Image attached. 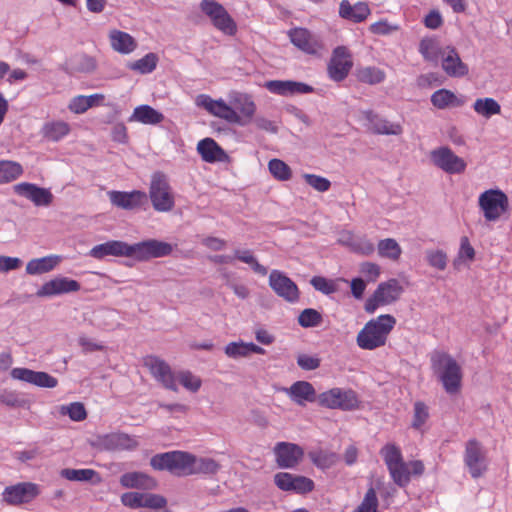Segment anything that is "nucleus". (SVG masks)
I'll return each mask as SVG.
<instances>
[{
  "label": "nucleus",
  "instance_id": "7ed1b4c3",
  "mask_svg": "<svg viewBox=\"0 0 512 512\" xmlns=\"http://www.w3.org/2000/svg\"><path fill=\"white\" fill-rule=\"evenodd\" d=\"M478 208L486 222L495 223L509 211V198L499 188L487 189L478 196Z\"/></svg>",
  "mask_w": 512,
  "mask_h": 512
},
{
  "label": "nucleus",
  "instance_id": "79ce46f5",
  "mask_svg": "<svg viewBox=\"0 0 512 512\" xmlns=\"http://www.w3.org/2000/svg\"><path fill=\"white\" fill-rule=\"evenodd\" d=\"M443 50L434 38H424L419 44L420 54L429 62L437 63L439 57H442Z\"/></svg>",
  "mask_w": 512,
  "mask_h": 512
},
{
  "label": "nucleus",
  "instance_id": "473e14b6",
  "mask_svg": "<svg viewBox=\"0 0 512 512\" xmlns=\"http://www.w3.org/2000/svg\"><path fill=\"white\" fill-rule=\"evenodd\" d=\"M197 151L201 158L208 163L221 162L227 158L225 151L212 138H205L198 142Z\"/></svg>",
  "mask_w": 512,
  "mask_h": 512
},
{
  "label": "nucleus",
  "instance_id": "ddd939ff",
  "mask_svg": "<svg viewBox=\"0 0 512 512\" xmlns=\"http://www.w3.org/2000/svg\"><path fill=\"white\" fill-rule=\"evenodd\" d=\"M464 463L473 478L481 477L487 470L488 463L482 444L476 439L467 441L464 453Z\"/></svg>",
  "mask_w": 512,
  "mask_h": 512
},
{
  "label": "nucleus",
  "instance_id": "dca6fc26",
  "mask_svg": "<svg viewBox=\"0 0 512 512\" xmlns=\"http://www.w3.org/2000/svg\"><path fill=\"white\" fill-rule=\"evenodd\" d=\"M273 452L277 465L283 469L296 467L304 456L303 448L290 442H278Z\"/></svg>",
  "mask_w": 512,
  "mask_h": 512
},
{
  "label": "nucleus",
  "instance_id": "c03bdc74",
  "mask_svg": "<svg viewBox=\"0 0 512 512\" xmlns=\"http://www.w3.org/2000/svg\"><path fill=\"white\" fill-rule=\"evenodd\" d=\"M377 250L380 257L387 258L392 261L399 260L402 254V248L393 238L380 240L377 245Z\"/></svg>",
  "mask_w": 512,
  "mask_h": 512
},
{
  "label": "nucleus",
  "instance_id": "37998d69",
  "mask_svg": "<svg viewBox=\"0 0 512 512\" xmlns=\"http://www.w3.org/2000/svg\"><path fill=\"white\" fill-rule=\"evenodd\" d=\"M308 456L312 463L322 470L331 468L338 460V455L336 453L322 449L310 451Z\"/></svg>",
  "mask_w": 512,
  "mask_h": 512
},
{
  "label": "nucleus",
  "instance_id": "f8f14e48",
  "mask_svg": "<svg viewBox=\"0 0 512 512\" xmlns=\"http://www.w3.org/2000/svg\"><path fill=\"white\" fill-rule=\"evenodd\" d=\"M353 67L352 55L347 47L337 46L333 49L327 65V73L335 82L343 81Z\"/></svg>",
  "mask_w": 512,
  "mask_h": 512
},
{
  "label": "nucleus",
  "instance_id": "e433bc0d",
  "mask_svg": "<svg viewBox=\"0 0 512 512\" xmlns=\"http://www.w3.org/2000/svg\"><path fill=\"white\" fill-rule=\"evenodd\" d=\"M120 483L126 488L153 489L156 487L155 480L141 472L123 474L120 478Z\"/></svg>",
  "mask_w": 512,
  "mask_h": 512
},
{
  "label": "nucleus",
  "instance_id": "864d4df0",
  "mask_svg": "<svg viewBox=\"0 0 512 512\" xmlns=\"http://www.w3.org/2000/svg\"><path fill=\"white\" fill-rule=\"evenodd\" d=\"M270 174L278 181H288L292 177L291 168L282 160L274 158L268 162Z\"/></svg>",
  "mask_w": 512,
  "mask_h": 512
},
{
  "label": "nucleus",
  "instance_id": "c756f323",
  "mask_svg": "<svg viewBox=\"0 0 512 512\" xmlns=\"http://www.w3.org/2000/svg\"><path fill=\"white\" fill-rule=\"evenodd\" d=\"M370 13L371 10L365 2H357L351 5L348 0H342L339 5V16L354 23L363 22Z\"/></svg>",
  "mask_w": 512,
  "mask_h": 512
},
{
  "label": "nucleus",
  "instance_id": "9d476101",
  "mask_svg": "<svg viewBox=\"0 0 512 512\" xmlns=\"http://www.w3.org/2000/svg\"><path fill=\"white\" fill-rule=\"evenodd\" d=\"M200 8L218 30L227 35H234L236 33L237 26L235 21L220 3L214 0H202Z\"/></svg>",
  "mask_w": 512,
  "mask_h": 512
},
{
  "label": "nucleus",
  "instance_id": "1a4fd4ad",
  "mask_svg": "<svg viewBox=\"0 0 512 512\" xmlns=\"http://www.w3.org/2000/svg\"><path fill=\"white\" fill-rule=\"evenodd\" d=\"M431 163L447 174H461L466 170L465 160L456 155L448 146H440L430 151Z\"/></svg>",
  "mask_w": 512,
  "mask_h": 512
},
{
  "label": "nucleus",
  "instance_id": "aec40b11",
  "mask_svg": "<svg viewBox=\"0 0 512 512\" xmlns=\"http://www.w3.org/2000/svg\"><path fill=\"white\" fill-rule=\"evenodd\" d=\"M10 376L14 380L25 382L41 388H54L58 384V380L43 371H34L28 368L16 367L10 372Z\"/></svg>",
  "mask_w": 512,
  "mask_h": 512
},
{
  "label": "nucleus",
  "instance_id": "a19ab883",
  "mask_svg": "<svg viewBox=\"0 0 512 512\" xmlns=\"http://www.w3.org/2000/svg\"><path fill=\"white\" fill-rule=\"evenodd\" d=\"M475 113L486 119L501 113L500 104L491 97L478 98L473 103Z\"/></svg>",
  "mask_w": 512,
  "mask_h": 512
},
{
  "label": "nucleus",
  "instance_id": "a18cd8bd",
  "mask_svg": "<svg viewBox=\"0 0 512 512\" xmlns=\"http://www.w3.org/2000/svg\"><path fill=\"white\" fill-rule=\"evenodd\" d=\"M61 477L76 482H92L95 478L99 480L98 473L93 469H71L65 468L60 471Z\"/></svg>",
  "mask_w": 512,
  "mask_h": 512
},
{
  "label": "nucleus",
  "instance_id": "72a5a7b5",
  "mask_svg": "<svg viewBox=\"0 0 512 512\" xmlns=\"http://www.w3.org/2000/svg\"><path fill=\"white\" fill-rule=\"evenodd\" d=\"M164 120V115L150 105H139L134 108L129 116V122H137L144 125H157Z\"/></svg>",
  "mask_w": 512,
  "mask_h": 512
},
{
  "label": "nucleus",
  "instance_id": "0e129e2a",
  "mask_svg": "<svg viewBox=\"0 0 512 512\" xmlns=\"http://www.w3.org/2000/svg\"><path fill=\"white\" fill-rule=\"evenodd\" d=\"M305 182L318 192H326L331 187V182L322 176L305 173L303 175Z\"/></svg>",
  "mask_w": 512,
  "mask_h": 512
},
{
  "label": "nucleus",
  "instance_id": "ea45409f",
  "mask_svg": "<svg viewBox=\"0 0 512 512\" xmlns=\"http://www.w3.org/2000/svg\"><path fill=\"white\" fill-rule=\"evenodd\" d=\"M431 103L438 109H446L460 107L464 104V101L448 89H439L431 95Z\"/></svg>",
  "mask_w": 512,
  "mask_h": 512
},
{
  "label": "nucleus",
  "instance_id": "2f4dec72",
  "mask_svg": "<svg viewBox=\"0 0 512 512\" xmlns=\"http://www.w3.org/2000/svg\"><path fill=\"white\" fill-rule=\"evenodd\" d=\"M403 292V288L397 279H390L379 284L374 292V297L381 305L391 304L396 301Z\"/></svg>",
  "mask_w": 512,
  "mask_h": 512
},
{
  "label": "nucleus",
  "instance_id": "0eeeda50",
  "mask_svg": "<svg viewBox=\"0 0 512 512\" xmlns=\"http://www.w3.org/2000/svg\"><path fill=\"white\" fill-rule=\"evenodd\" d=\"M318 404L329 409L351 411L359 407V399L351 389L332 388L318 395Z\"/></svg>",
  "mask_w": 512,
  "mask_h": 512
},
{
  "label": "nucleus",
  "instance_id": "13d9d810",
  "mask_svg": "<svg viewBox=\"0 0 512 512\" xmlns=\"http://www.w3.org/2000/svg\"><path fill=\"white\" fill-rule=\"evenodd\" d=\"M378 498L376 491L370 487L359 506L353 512H379L378 511Z\"/></svg>",
  "mask_w": 512,
  "mask_h": 512
},
{
  "label": "nucleus",
  "instance_id": "f3484780",
  "mask_svg": "<svg viewBox=\"0 0 512 512\" xmlns=\"http://www.w3.org/2000/svg\"><path fill=\"white\" fill-rule=\"evenodd\" d=\"M269 285L281 298L290 303L299 299V290L294 281L279 270H272L269 275Z\"/></svg>",
  "mask_w": 512,
  "mask_h": 512
},
{
  "label": "nucleus",
  "instance_id": "5fc2aeb1",
  "mask_svg": "<svg viewBox=\"0 0 512 512\" xmlns=\"http://www.w3.org/2000/svg\"><path fill=\"white\" fill-rule=\"evenodd\" d=\"M425 259L428 265L436 270L443 271L447 268L448 256L442 249H427Z\"/></svg>",
  "mask_w": 512,
  "mask_h": 512
},
{
  "label": "nucleus",
  "instance_id": "6ab92c4d",
  "mask_svg": "<svg viewBox=\"0 0 512 512\" xmlns=\"http://www.w3.org/2000/svg\"><path fill=\"white\" fill-rule=\"evenodd\" d=\"M145 365L148 367L153 377L165 388L172 391L178 390L176 374L164 360L156 356H147L145 358Z\"/></svg>",
  "mask_w": 512,
  "mask_h": 512
},
{
  "label": "nucleus",
  "instance_id": "de8ad7c7",
  "mask_svg": "<svg viewBox=\"0 0 512 512\" xmlns=\"http://www.w3.org/2000/svg\"><path fill=\"white\" fill-rule=\"evenodd\" d=\"M23 173L22 166L14 161H0V184L16 180Z\"/></svg>",
  "mask_w": 512,
  "mask_h": 512
},
{
  "label": "nucleus",
  "instance_id": "5701e85b",
  "mask_svg": "<svg viewBox=\"0 0 512 512\" xmlns=\"http://www.w3.org/2000/svg\"><path fill=\"white\" fill-rule=\"evenodd\" d=\"M424 472V464L420 460L409 462H401L396 467L389 470V474L393 482L401 487H406L411 481V475H422Z\"/></svg>",
  "mask_w": 512,
  "mask_h": 512
},
{
  "label": "nucleus",
  "instance_id": "393cba45",
  "mask_svg": "<svg viewBox=\"0 0 512 512\" xmlns=\"http://www.w3.org/2000/svg\"><path fill=\"white\" fill-rule=\"evenodd\" d=\"M13 189L16 194L29 199L36 206H48L53 200V195L50 190L32 183H18L13 186Z\"/></svg>",
  "mask_w": 512,
  "mask_h": 512
},
{
  "label": "nucleus",
  "instance_id": "338daca9",
  "mask_svg": "<svg viewBox=\"0 0 512 512\" xmlns=\"http://www.w3.org/2000/svg\"><path fill=\"white\" fill-rule=\"evenodd\" d=\"M310 283L317 291H320L326 295L332 294L336 291L335 283L322 276L313 277Z\"/></svg>",
  "mask_w": 512,
  "mask_h": 512
},
{
  "label": "nucleus",
  "instance_id": "680f3d73",
  "mask_svg": "<svg viewBox=\"0 0 512 512\" xmlns=\"http://www.w3.org/2000/svg\"><path fill=\"white\" fill-rule=\"evenodd\" d=\"M429 418L428 407L420 401L415 402L414 404V414L412 427L416 430H421L425 422Z\"/></svg>",
  "mask_w": 512,
  "mask_h": 512
},
{
  "label": "nucleus",
  "instance_id": "3c124183",
  "mask_svg": "<svg viewBox=\"0 0 512 512\" xmlns=\"http://www.w3.org/2000/svg\"><path fill=\"white\" fill-rule=\"evenodd\" d=\"M474 258L475 249L470 244L468 237H461L457 257L453 261L454 267L458 268L461 264L470 263L474 260Z\"/></svg>",
  "mask_w": 512,
  "mask_h": 512
},
{
  "label": "nucleus",
  "instance_id": "6e6d98bb",
  "mask_svg": "<svg viewBox=\"0 0 512 512\" xmlns=\"http://www.w3.org/2000/svg\"><path fill=\"white\" fill-rule=\"evenodd\" d=\"M72 70L80 73H92L97 68V62L94 57L81 54L71 59Z\"/></svg>",
  "mask_w": 512,
  "mask_h": 512
},
{
  "label": "nucleus",
  "instance_id": "e2e57ef3",
  "mask_svg": "<svg viewBox=\"0 0 512 512\" xmlns=\"http://www.w3.org/2000/svg\"><path fill=\"white\" fill-rule=\"evenodd\" d=\"M180 382L187 390L197 392L201 387L200 378L194 376L189 371H183L176 375V383Z\"/></svg>",
  "mask_w": 512,
  "mask_h": 512
},
{
  "label": "nucleus",
  "instance_id": "09e8293b",
  "mask_svg": "<svg viewBox=\"0 0 512 512\" xmlns=\"http://www.w3.org/2000/svg\"><path fill=\"white\" fill-rule=\"evenodd\" d=\"M357 78L362 83L375 85L384 81L385 72L374 66L363 67L357 71Z\"/></svg>",
  "mask_w": 512,
  "mask_h": 512
},
{
  "label": "nucleus",
  "instance_id": "bb28decb",
  "mask_svg": "<svg viewBox=\"0 0 512 512\" xmlns=\"http://www.w3.org/2000/svg\"><path fill=\"white\" fill-rule=\"evenodd\" d=\"M88 255L98 260H102L107 256L130 258L129 244L120 240H109L95 245Z\"/></svg>",
  "mask_w": 512,
  "mask_h": 512
},
{
  "label": "nucleus",
  "instance_id": "774afa93",
  "mask_svg": "<svg viewBox=\"0 0 512 512\" xmlns=\"http://www.w3.org/2000/svg\"><path fill=\"white\" fill-rule=\"evenodd\" d=\"M68 109L74 114L85 113L88 109H90L86 96L78 95L73 97L68 104Z\"/></svg>",
  "mask_w": 512,
  "mask_h": 512
},
{
  "label": "nucleus",
  "instance_id": "b1692460",
  "mask_svg": "<svg viewBox=\"0 0 512 512\" xmlns=\"http://www.w3.org/2000/svg\"><path fill=\"white\" fill-rule=\"evenodd\" d=\"M80 288L81 285L76 280L60 276L45 282L37 291V296L51 297L55 295L77 292L80 290Z\"/></svg>",
  "mask_w": 512,
  "mask_h": 512
},
{
  "label": "nucleus",
  "instance_id": "c85d7f7f",
  "mask_svg": "<svg viewBox=\"0 0 512 512\" xmlns=\"http://www.w3.org/2000/svg\"><path fill=\"white\" fill-rule=\"evenodd\" d=\"M363 118L367 121L368 128L376 134L399 135L402 133V126L379 117L372 110L362 112Z\"/></svg>",
  "mask_w": 512,
  "mask_h": 512
},
{
  "label": "nucleus",
  "instance_id": "4c0bfd02",
  "mask_svg": "<svg viewBox=\"0 0 512 512\" xmlns=\"http://www.w3.org/2000/svg\"><path fill=\"white\" fill-rule=\"evenodd\" d=\"M220 464L209 457H197L192 454L191 475L212 476L220 470Z\"/></svg>",
  "mask_w": 512,
  "mask_h": 512
},
{
  "label": "nucleus",
  "instance_id": "f257e3e1",
  "mask_svg": "<svg viewBox=\"0 0 512 512\" xmlns=\"http://www.w3.org/2000/svg\"><path fill=\"white\" fill-rule=\"evenodd\" d=\"M395 324L396 319L390 314L371 319L357 334V345L364 350H374L384 346Z\"/></svg>",
  "mask_w": 512,
  "mask_h": 512
},
{
  "label": "nucleus",
  "instance_id": "bf43d9fd",
  "mask_svg": "<svg viewBox=\"0 0 512 512\" xmlns=\"http://www.w3.org/2000/svg\"><path fill=\"white\" fill-rule=\"evenodd\" d=\"M322 322V315L315 309H304L298 316V323L304 328L316 327Z\"/></svg>",
  "mask_w": 512,
  "mask_h": 512
},
{
  "label": "nucleus",
  "instance_id": "f03ea898",
  "mask_svg": "<svg viewBox=\"0 0 512 512\" xmlns=\"http://www.w3.org/2000/svg\"><path fill=\"white\" fill-rule=\"evenodd\" d=\"M431 367L441 381L444 390L455 394L460 390L462 382V368L460 364L448 353L435 351L431 355Z\"/></svg>",
  "mask_w": 512,
  "mask_h": 512
},
{
  "label": "nucleus",
  "instance_id": "39448f33",
  "mask_svg": "<svg viewBox=\"0 0 512 512\" xmlns=\"http://www.w3.org/2000/svg\"><path fill=\"white\" fill-rule=\"evenodd\" d=\"M149 198L153 208L158 212H169L174 208V194L165 175L155 173L152 176L149 187Z\"/></svg>",
  "mask_w": 512,
  "mask_h": 512
},
{
  "label": "nucleus",
  "instance_id": "4d7b16f0",
  "mask_svg": "<svg viewBox=\"0 0 512 512\" xmlns=\"http://www.w3.org/2000/svg\"><path fill=\"white\" fill-rule=\"evenodd\" d=\"M61 415H68L72 421H83L87 417L85 407L80 402H73L59 407Z\"/></svg>",
  "mask_w": 512,
  "mask_h": 512
},
{
  "label": "nucleus",
  "instance_id": "a878e982",
  "mask_svg": "<svg viewBox=\"0 0 512 512\" xmlns=\"http://www.w3.org/2000/svg\"><path fill=\"white\" fill-rule=\"evenodd\" d=\"M282 391L297 405L305 406L306 403L318 402V395L313 385L307 381H296L290 387Z\"/></svg>",
  "mask_w": 512,
  "mask_h": 512
},
{
  "label": "nucleus",
  "instance_id": "20e7f679",
  "mask_svg": "<svg viewBox=\"0 0 512 512\" xmlns=\"http://www.w3.org/2000/svg\"><path fill=\"white\" fill-rule=\"evenodd\" d=\"M155 470H167L176 476H191L192 454L185 451H170L154 455L150 460Z\"/></svg>",
  "mask_w": 512,
  "mask_h": 512
},
{
  "label": "nucleus",
  "instance_id": "8fccbe9b",
  "mask_svg": "<svg viewBox=\"0 0 512 512\" xmlns=\"http://www.w3.org/2000/svg\"><path fill=\"white\" fill-rule=\"evenodd\" d=\"M380 455L382 456L388 471L404 461L400 448L392 443H388L383 446L380 450Z\"/></svg>",
  "mask_w": 512,
  "mask_h": 512
},
{
  "label": "nucleus",
  "instance_id": "69168bd1",
  "mask_svg": "<svg viewBox=\"0 0 512 512\" xmlns=\"http://www.w3.org/2000/svg\"><path fill=\"white\" fill-rule=\"evenodd\" d=\"M351 250L362 255H370L374 252L375 247L366 236H356L354 243H351Z\"/></svg>",
  "mask_w": 512,
  "mask_h": 512
},
{
  "label": "nucleus",
  "instance_id": "412c9836",
  "mask_svg": "<svg viewBox=\"0 0 512 512\" xmlns=\"http://www.w3.org/2000/svg\"><path fill=\"white\" fill-rule=\"evenodd\" d=\"M123 505L130 508L147 507L161 509L166 506V499L160 495L142 492H128L121 496Z\"/></svg>",
  "mask_w": 512,
  "mask_h": 512
},
{
  "label": "nucleus",
  "instance_id": "6e6552de",
  "mask_svg": "<svg viewBox=\"0 0 512 512\" xmlns=\"http://www.w3.org/2000/svg\"><path fill=\"white\" fill-rule=\"evenodd\" d=\"M130 258L137 261H147L152 258L169 256L173 252V245L157 239H149L129 244Z\"/></svg>",
  "mask_w": 512,
  "mask_h": 512
},
{
  "label": "nucleus",
  "instance_id": "052dcab7",
  "mask_svg": "<svg viewBox=\"0 0 512 512\" xmlns=\"http://www.w3.org/2000/svg\"><path fill=\"white\" fill-rule=\"evenodd\" d=\"M225 354L232 359L245 358L249 356L248 342L234 341L228 343L224 348Z\"/></svg>",
  "mask_w": 512,
  "mask_h": 512
},
{
  "label": "nucleus",
  "instance_id": "58836bf2",
  "mask_svg": "<svg viewBox=\"0 0 512 512\" xmlns=\"http://www.w3.org/2000/svg\"><path fill=\"white\" fill-rule=\"evenodd\" d=\"M42 136L50 141L58 142L70 133V126L65 121H50L43 125Z\"/></svg>",
  "mask_w": 512,
  "mask_h": 512
},
{
  "label": "nucleus",
  "instance_id": "423d86ee",
  "mask_svg": "<svg viewBox=\"0 0 512 512\" xmlns=\"http://www.w3.org/2000/svg\"><path fill=\"white\" fill-rule=\"evenodd\" d=\"M287 34L291 43L307 55L321 57L327 51L321 36L306 28L295 27L290 29Z\"/></svg>",
  "mask_w": 512,
  "mask_h": 512
},
{
  "label": "nucleus",
  "instance_id": "603ef678",
  "mask_svg": "<svg viewBox=\"0 0 512 512\" xmlns=\"http://www.w3.org/2000/svg\"><path fill=\"white\" fill-rule=\"evenodd\" d=\"M158 57L155 53H148L142 58L129 63V69L133 71H137L140 74H149L151 73L157 66Z\"/></svg>",
  "mask_w": 512,
  "mask_h": 512
},
{
  "label": "nucleus",
  "instance_id": "c9c22d12",
  "mask_svg": "<svg viewBox=\"0 0 512 512\" xmlns=\"http://www.w3.org/2000/svg\"><path fill=\"white\" fill-rule=\"evenodd\" d=\"M109 40L113 50L121 54H130L137 47L135 39L129 33L120 30L110 31Z\"/></svg>",
  "mask_w": 512,
  "mask_h": 512
},
{
  "label": "nucleus",
  "instance_id": "f704fd0d",
  "mask_svg": "<svg viewBox=\"0 0 512 512\" xmlns=\"http://www.w3.org/2000/svg\"><path fill=\"white\" fill-rule=\"evenodd\" d=\"M62 261L60 255H48L30 260L26 265V273L29 275H40L55 269Z\"/></svg>",
  "mask_w": 512,
  "mask_h": 512
},
{
  "label": "nucleus",
  "instance_id": "9b49d317",
  "mask_svg": "<svg viewBox=\"0 0 512 512\" xmlns=\"http://www.w3.org/2000/svg\"><path fill=\"white\" fill-rule=\"evenodd\" d=\"M39 494V485L32 482H20L5 487L2 492V500L10 506H20L32 502Z\"/></svg>",
  "mask_w": 512,
  "mask_h": 512
},
{
  "label": "nucleus",
  "instance_id": "cd10ccee",
  "mask_svg": "<svg viewBox=\"0 0 512 512\" xmlns=\"http://www.w3.org/2000/svg\"><path fill=\"white\" fill-rule=\"evenodd\" d=\"M442 69L450 77H464L469 72L468 66L462 62L456 49L451 46L443 50Z\"/></svg>",
  "mask_w": 512,
  "mask_h": 512
},
{
  "label": "nucleus",
  "instance_id": "4468645a",
  "mask_svg": "<svg viewBox=\"0 0 512 512\" xmlns=\"http://www.w3.org/2000/svg\"><path fill=\"white\" fill-rule=\"evenodd\" d=\"M195 104L197 107L206 110L209 114L224 119L229 123L233 124V121L239 120L236 110L223 99L215 100L207 94H200L196 97Z\"/></svg>",
  "mask_w": 512,
  "mask_h": 512
},
{
  "label": "nucleus",
  "instance_id": "49530a36",
  "mask_svg": "<svg viewBox=\"0 0 512 512\" xmlns=\"http://www.w3.org/2000/svg\"><path fill=\"white\" fill-rule=\"evenodd\" d=\"M234 258L249 265L256 274L265 276L268 272L267 268L257 261L253 252L249 249H236Z\"/></svg>",
  "mask_w": 512,
  "mask_h": 512
},
{
  "label": "nucleus",
  "instance_id": "7c9ffc66",
  "mask_svg": "<svg viewBox=\"0 0 512 512\" xmlns=\"http://www.w3.org/2000/svg\"><path fill=\"white\" fill-rule=\"evenodd\" d=\"M100 444L107 450H133L137 448L138 441L125 433H111L101 437Z\"/></svg>",
  "mask_w": 512,
  "mask_h": 512
},
{
  "label": "nucleus",
  "instance_id": "a211bd4d",
  "mask_svg": "<svg viewBox=\"0 0 512 512\" xmlns=\"http://www.w3.org/2000/svg\"><path fill=\"white\" fill-rule=\"evenodd\" d=\"M111 204L123 210H136L147 203V194L140 190L107 192Z\"/></svg>",
  "mask_w": 512,
  "mask_h": 512
},
{
  "label": "nucleus",
  "instance_id": "2eb2a0df",
  "mask_svg": "<svg viewBox=\"0 0 512 512\" xmlns=\"http://www.w3.org/2000/svg\"><path fill=\"white\" fill-rule=\"evenodd\" d=\"M229 102L230 106L238 113L239 118L238 121H233V124L240 126L248 125L252 121L257 109L252 96L234 91L229 94Z\"/></svg>",
  "mask_w": 512,
  "mask_h": 512
},
{
  "label": "nucleus",
  "instance_id": "4be33fe9",
  "mask_svg": "<svg viewBox=\"0 0 512 512\" xmlns=\"http://www.w3.org/2000/svg\"><path fill=\"white\" fill-rule=\"evenodd\" d=\"M265 88L273 94L284 97L309 94L314 91L312 86L293 80H270L265 83Z\"/></svg>",
  "mask_w": 512,
  "mask_h": 512
}]
</instances>
